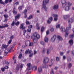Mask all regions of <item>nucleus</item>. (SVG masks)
Instances as JSON below:
<instances>
[{
	"instance_id": "nucleus-11",
	"label": "nucleus",
	"mask_w": 74,
	"mask_h": 74,
	"mask_svg": "<svg viewBox=\"0 0 74 74\" xmlns=\"http://www.w3.org/2000/svg\"><path fill=\"white\" fill-rule=\"evenodd\" d=\"M56 38V35H54L53 37L51 39V42H54Z\"/></svg>"
},
{
	"instance_id": "nucleus-37",
	"label": "nucleus",
	"mask_w": 74,
	"mask_h": 74,
	"mask_svg": "<svg viewBox=\"0 0 74 74\" xmlns=\"http://www.w3.org/2000/svg\"><path fill=\"white\" fill-rule=\"evenodd\" d=\"M50 53V51L48 50V49L47 50V55H49V54Z\"/></svg>"
},
{
	"instance_id": "nucleus-10",
	"label": "nucleus",
	"mask_w": 74,
	"mask_h": 74,
	"mask_svg": "<svg viewBox=\"0 0 74 74\" xmlns=\"http://www.w3.org/2000/svg\"><path fill=\"white\" fill-rule=\"evenodd\" d=\"M49 62V58L47 57L46 58H45V59H44V60H43V63H48V62Z\"/></svg>"
},
{
	"instance_id": "nucleus-34",
	"label": "nucleus",
	"mask_w": 74,
	"mask_h": 74,
	"mask_svg": "<svg viewBox=\"0 0 74 74\" xmlns=\"http://www.w3.org/2000/svg\"><path fill=\"white\" fill-rule=\"evenodd\" d=\"M33 18V16H32V15H30L28 18H27V19H32Z\"/></svg>"
},
{
	"instance_id": "nucleus-52",
	"label": "nucleus",
	"mask_w": 74,
	"mask_h": 74,
	"mask_svg": "<svg viewBox=\"0 0 74 74\" xmlns=\"http://www.w3.org/2000/svg\"><path fill=\"white\" fill-rule=\"evenodd\" d=\"M50 31L51 32H53L54 31V29L53 28H51L50 29Z\"/></svg>"
},
{
	"instance_id": "nucleus-62",
	"label": "nucleus",
	"mask_w": 74,
	"mask_h": 74,
	"mask_svg": "<svg viewBox=\"0 0 74 74\" xmlns=\"http://www.w3.org/2000/svg\"><path fill=\"white\" fill-rule=\"evenodd\" d=\"M5 69H8V66H5V67H4Z\"/></svg>"
},
{
	"instance_id": "nucleus-30",
	"label": "nucleus",
	"mask_w": 74,
	"mask_h": 74,
	"mask_svg": "<svg viewBox=\"0 0 74 74\" xmlns=\"http://www.w3.org/2000/svg\"><path fill=\"white\" fill-rule=\"evenodd\" d=\"M67 4L68 5V6H69V7H70V6H71L72 5V3H70L69 2H67Z\"/></svg>"
},
{
	"instance_id": "nucleus-23",
	"label": "nucleus",
	"mask_w": 74,
	"mask_h": 74,
	"mask_svg": "<svg viewBox=\"0 0 74 74\" xmlns=\"http://www.w3.org/2000/svg\"><path fill=\"white\" fill-rule=\"evenodd\" d=\"M38 70L39 73H41L42 72V68L41 67H39L38 68Z\"/></svg>"
},
{
	"instance_id": "nucleus-50",
	"label": "nucleus",
	"mask_w": 74,
	"mask_h": 74,
	"mask_svg": "<svg viewBox=\"0 0 74 74\" xmlns=\"http://www.w3.org/2000/svg\"><path fill=\"white\" fill-rule=\"evenodd\" d=\"M53 49V48H52V47H49V49H48L50 51H51V50Z\"/></svg>"
},
{
	"instance_id": "nucleus-39",
	"label": "nucleus",
	"mask_w": 74,
	"mask_h": 74,
	"mask_svg": "<svg viewBox=\"0 0 74 74\" xmlns=\"http://www.w3.org/2000/svg\"><path fill=\"white\" fill-rule=\"evenodd\" d=\"M27 32H28V33H30V32H31V29H27Z\"/></svg>"
},
{
	"instance_id": "nucleus-36",
	"label": "nucleus",
	"mask_w": 74,
	"mask_h": 74,
	"mask_svg": "<svg viewBox=\"0 0 74 74\" xmlns=\"http://www.w3.org/2000/svg\"><path fill=\"white\" fill-rule=\"evenodd\" d=\"M15 25L16 26H18L19 25V21H17V22L15 23Z\"/></svg>"
},
{
	"instance_id": "nucleus-53",
	"label": "nucleus",
	"mask_w": 74,
	"mask_h": 74,
	"mask_svg": "<svg viewBox=\"0 0 74 74\" xmlns=\"http://www.w3.org/2000/svg\"><path fill=\"white\" fill-rule=\"evenodd\" d=\"M11 42H12V40H9V41L8 42V44H10Z\"/></svg>"
},
{
	"instance_id": "nucleus-46",
	"label": "nucleus",
	"mask_w": 74,
	"mask_h": 74,
	"mask_svg": "<svg viewBox=\"0 0 74 74\" xmlns=\"http://www.w3.org/2000/svg\"><path fill=\"white\" fill-rule=\"evenodd\" d=\"M33 43L31 42L29 43V46L30 47L31 46H33Z\"/></svg>"
},
{
	"instance_id": "nucleus-40",
	"label": "nucleus",
	"mask_w": 74,
	"mask_h": 74,
	"mask_svg": "<svg viewBox=\"0 0 74 74\" xmlns=\"http://www.w3.org/2000/svg\"><path fill=\"white\" fill-rule=\"evenodd\" d=\"M25 23L26 25H30V23L28 21H26Z\"/></svg>"
},
{
	"instance_id": "nucleus-63",
	"label": "nucleus",
	"mask_w": 74,
	"mask_h": 74,
	"mask_svg": "<svg viewBox=\"0 0 74 74\" xmlns=\"http://www.w3.org/2000/svg\"><path fill=\"white\" fill-rule=\"evenodd\" d=\"M49 19L50 20V21H52L53 19V18H52V17H50L49 18Z\"/></svg>"
},
{
	"instance_id": "nucleus-44",
	"label": "nucleus",
	"mask_w": 74,
	"mask_h": 74,
	"mask_svg": "<svg viewBox=\"0 0 74 74\" xmlns=\"http://www.w3.org/2000/svg\"><path fill=\"white\" fill-rule=\"evenodd\" d=\"M18 4H19V2H18V1H17L14 4V5H17Z\"/></svg>"
},
{
	"instance_id": "nucleus-21",
	"label": "nucleus",
	"mask_w": 74,
	"mask_h": 74,
	"mask_svg": "<svg viewBox=\"0 0 74 74\" xmlns=\"http://www.w3.org/2000/svg\"><path fill=\"white\" fill-rule=\"evenodd\" d=\"M57 38L59 40H60V41H62L63 40V38H62L59 36H58Z\"/></svg>"
},
{
	"instance_id": "nucleus-31",
	"label": "nucleus",
	"mask_w": 74,
	"mask_h": 74,
	"mask_svg": "<svg viewBox=\"0 0 74 74\" xmlns=\"http://www.w3.org/2000/svg\"><path fill=\"white\" fill-rule=\"evenodd\" d=\"M40 44L42 45H43V46H45V43H44V42H43V41H40Z\"/></svg>"
},
{
	"instance_id": "nucleus-42",
	"label": "nucleus",
	"mask_w": 74,
	"mask_h": 74,
	"mask_svg": "<svg viewBox=\"0 0 74 74\" xmlns=\"http://www.w3.org/2000/svg\"><path fill=\"white\" fill-rule=\"evenodd\" d=\"M44 27H42L41 28V32H43L44 31Z\"/></svg>"
},
{
	"instance_id": "nucleus-35",
	"label": "nucleus",
	"mask_w": 74,
	"mask_h": 74,
	"mask_svg": "<svg viewBox=\"0 0 74 74\" xmlns=\"http://www.w3.org/2000/svg\"><path fill=\"white\" fill-rule=\"evenodd\" d=\"M15 25V21H13L12 23L11 24V25L12 26H14Z\"/></svg>"
},
{
	"instance_id": "nucleus-45",
	"label": "nucleus",
	"mask_w": 74,
	"mask_h": 74,
	"mask_svg": "<svg viewBox=\"0 0 74 74\" xmlns=\"http://www.w3.org/2000/svg\"><path fill=\"white\" fill-rule=\"evenodd\" d=\"M69 30L71 28V25L70 24V23H69Z\"/></svg>"
},
{
	"instance_id": "nucleus-15",
	"label": "nucleus",
	"mask_w": 74,
	"mask_h": 74,
	"mask_svg": "<svg viewBox=\"0 0 74 74\" xmlns=\"http://www.w3.org/2000/svg\"><path fill=\"white\" fill-rule=\"evenodd\" d=\"M58 9V5H54L53 7V10H57Z\"/></svg>"
},
{
	"instance_id": "nucleus-17",
	"label": "nucleus",
	"mask_w": 74,
	"mask_h": 74,
	"mask_svg": "<svg viewBox=\"0 0 74 74\" xmlns=\"http://www.w3.org/2000/svg\"><path fill=\"white\" fill-rule=\"evenodd\" d=\"M69 43L70 45H71V46L73 45V40L72 39H71L69 40Z\"/></svg>"
},
{
	"instance_id": "nucleus-5",
	"label": "nucleus",
	"mask_w": 74,
	"mask_h": 74,
	"mask_svg": "<svg viewBox=\"0 0 74 74\" xmlns=\"http://www.w3.org/2000/svg\"><path fill=\"white\" fill-rule=\"evenodd\" d=\"M4 2L2 0H0V3L3 5H4L5 4H7L9 2V0H5Z\"/></svg>"
},
{
	"instance_id": "nucleus-43",
	"label": "nucleus",
	"mask_w": 74,
	"mask_h": 74,
	"mask_svg": "<svg viewBox=\"0 0 74 74\" xmlns=\"http://www.w3.org/2000/svg\"><path fill=\"white\" fill-rule=\"evenodd\" d=\"M8 27V25L7 24H4V27Z\"/></svg>"
},
{
	"instance_id": "nucleus-41",
	"label": "nucleus",
	"mask_w": 74,
	"mask_h": 74,
	"mask_svg": "<svg viewBox=\"0 0 74 74\" xmlns=\"http://www.w3.org/2000/svg\"><path fill=\"white\" fill-rule=\"evenodd\" d=\"M33 53H30L29 56V58H30V57H32V56H33Z\"/></svg>"
},
{
	"instance_id": "nucleus-49",
	"label": "nucleus",
	"mask_w": 74,
	"mask_h": 74,
	"mask_svg": "<svg viewBox=\"0 0 74 74\" xmlns=\"http://www.w3.org/2000/svg\"><path fill=\"white\" fill-rule=\"evenodd\" d=\"M60 24H58L56 26V28H57V29H58V28H59V27H60Z\"/></svg>"
},
{
	"instance_id": "nucleus-16",
	"label": "nucleus",
	"mask_w": 74,
	"mask_h": 74,
	"mask_svg": "<svg viewBox=\"0 0 74 74\" xmlns=\"http://www.w3.org/2000/svg\"><path fill=\"white\" fill-rule=\"evenodd\" d=\"M69 10H70V6H68V5L66 6L65 8V11H69Z\"/></svg>"
},
{
	"instance_id": "nucleus-48",
	"label": "nucleus",
	"mask_w": 74,
	"mask_h": 74,
	"mask_svg": "<svg viewBox=\"0 0 74 74\" xmlns=\"http://www.w3.org/2000/svg\"><path fill=\"white\" fill-rule=\"evenodd\" d=\"M27 12V10L25 9L24 10L23 13H24V14H26Z\"/></svg>"
},
{
	"instance_id": "nucleus-32",
	"label": "nucleus",
	"mask_w": 74,
	"mask_h": 74,
	"mask_svg": "<svg viewBox=\"0 0 74 74\" xmlns=\"http://www.w3.org/2000/svg\"><path fill=\"white\" fill-rule=\"evenodd\" d=\"M72 66V64L71 63H69V64H68V67L69 69H70V68H71Z\"/></svg>"
},
{
	"instance_id": "nucleus-18",
	"label": "nucleus",
	"mask_w": 74,
	"mask_h": 74,
	"mask_svg": "<svg viewBox=\"0 0 74 74\" xmlns=\"http://www.w3.org/2000/svg\"><path fill=\"white\" fill-rule=\"evenodd\" d=\"M15 7H14L13 11V12L14 15H16L17 14V12L16 11H15Z\"/></svg>"
},
{
	"instance_id": "nucleus-27",
	"label": "nucleus",
	"mask_w": 74,
	"mask_h": 74,
	"mask_svg": "<svg viewBox=\"0 0 74 74\" xmlns=\"http://www.w3.org/2000/svg\"><path fill=\"white\" fill-rule=\"evenodd\" d=\"M21 16V14H17L16 16H15V19H18L19 17V16Z\"/></svg>"
},
{
	"instance_id": "nucleus-47",
	"label": "nucleus",
	"mask_w": 74,
	"mask_h": 74,
	"mask_svg": "<svg viewBox=\"0 0 74 74\" xmlns=\"http://www.w3.org/2000/svg\"><path fill=\"white\" fill-rule=\"evenodd\" d=\"M49 34V30H48L46 32V34L47 35H48V34Z\"/></svg>"
},
{
	"instance_id": "nucleus-59",
	"label": "nucleus",
	"mask_w": 74,
	"mask_h": 74,
	"mask_svg": "<svg viewBox=\"0 0 74 74\" xmlns=\"http://www.w3.org/2000/svg\"><path fill=\"white\" fill-rule=\"evenodd\" d=\"M1 70L2 72H4V68H1Z\"/></svg>"
},
{
	"instance_id": "nucleus-57",
	"label": "nucleus",
	"mask_w": 74,
	"mask_h": 74,
	"mask_svg": "<svg viewBox=\"0 0 74 74\" xmlns=\"http://www.w3.org/2000/svg\"><path fill=\"white\" fill-rule=\"evenodd\" d=\"M63 54H64L63 52H60V56H62V55H63Z\"/></svg>"
},
{
	"instance_id": "nucleus-4",
	"label": "nucleus",
	"mask_w": 74,
	"mask_h": 74,
	"mask_svg": "<svg viewBox=\"0 0 74 74\" xmlns=\"http://www.w3.org/2000/svg\"><path fill=\"white\" fill-rule=\"evenodd\" d=\"M20 67L19 65H17L16 67V70L18 71V70H19V68L21 69H22L23 68V64H20Z\"/></svg>"
},
{
	"instance_id": "nucleus-55",
	"label": "nucleus",
	"mask_w": 74,
	"mask_h": 74,
	"mask_svg": "<svg viewBox=\"0 0 74 74\" xmlns=\"http://www.w3.org/2000/svg\"><path fill=\"white\" fill-rule=\"evenodd\" d=\"M32 27H33V26L32 25H29V26H28V28H30V29H31V28H32Z\"/></svg>"
},
{
	"instance_id": "nucleus-19",
	"label": "nucleus",
	"mask_w": 74,
	"mask_h": 74,
	"mask_svg": "<svg viewBox=\"0 0 74 74\" xmlns=\"http://www.w3.org/2000/svg\"><path fill=\"white\" fill-rule=\"evenodd\" d=\"M69 17V15H65L64 16H63V18H64V19L65 20H66V19H67V18H68Z\"/></svg>"
},
{
	"instance_id": "nucleus-29",
	"label": "nucleus",
	"mask_w": 74,
	"mask_h": 74,
	"mask_svg": "<svg viewBox=\"0 0 74 74\" xmlns=\"http://www.w3.org/2000/svg\"><path fill=\"white\" fill-rule=\"evenodd\" d=\"M70 38H74V34H72L69 36Z\"/></svg>"
},
{
	"instance_id": "nucleus-9",
	"label": "nucleus",
	"mask_w": 74,
	"mask_h": 74,
	"mask_svg": "<svg viewBox=\"0 0 74 74\" xmlns=\"http://www.w3.org/2000/svg\"><path fill=\"white\" fill-rule=\"evenodd\" d=\"M52 16L54 18V21H57L58 20V15L56 14H53Z\"/></svg>"
},
{
	"instance_id": "nucleus-3",
	"label": "nucleus",
	"mask_w": 74,
	"mask_h": 74,
	"mask_svg": "<svg viewBox=\"0 0 74 74\" xmlns=\"http://www.w3.org/2000/svg\"><path fill=\"white\" fill-rule=\"evenodd\" d=\"M49 2V0H45L43 1L42 8H43L45 11H47V7H46V4L47 3H48Z\"/></svg>"
},
{
	"instance_id": "nucleus-25",
	"label": "nucleus",
	"mask_w": 74,
	"mask_h": 74,
	"mask_svg": "<svg viewBox=\"0 0 74 74\" xmlns=\"http://www.w3.org/2000/svg\"><path fill=\"white\" fill-rule=\"evenodd\" d=\"M44 41L45 42H48V38L47 37L45 38Z\"/></svg>"
},
{
	"instance_id": "nucleus-1",
	"label": "nucleus",
	"mask_w": 74,
	"mask_h": 74,
	"mask_svg": "<svg viewBox=\"0 0 74 74\" xmlns=\"http://www.w3.org/2000/svg\"><path fill=\"white\" fill-rule=\"evenodd\" d=\"M34 37L35 38H36L37 39H34ZM31 38H33L34 43H37L38 41L37 39H39L40 38V35L36 33H35L32 36Z\"/></svg>"
},
{
	"instance_id": "nucleus-12",
	"label": "nucleus",
	"mask_w": 74,
	"mask_h": 74,
	"mask_svg": "<svg viewBox=\"0 0 74 74\" xmlns=\"http://www.w3.org/2000/svg\"><path fill=\"white\" fill-rule=\"evenodd\" d=\"M3 16L5 18L4 22H7V19H8V16L7 14H4Z\"/></svg>"
},
{
	"instance_id": "nucleus-60",
	"label": "nucleus",
	"mask_w": 74,
	"mask_h": 74,
	"mask_svg": "<svg viewBox=\"0 0 74 74\" xmlns=\"http://www.w3.org/2000/svg\"><path fill=\"white\" fill-rule=\"evenodd\" d=\"M26 38H29L30 37V36L29 35H27L26 36Z\"/></svg>"
},
{
	"instance_id": "nucleus-61",
	"label": "nucleus",
	"mask_w": 74,
	"mask_h": 74,
	"mask_svg": "<svg viewBox=\"0 0 74 74\" xmlns=\"http://www.w3.org/2000/svg\"><path fill=\"white\" fill-rule=\"evenodd\" d=\"M36 53H37L36 51V50H34V55H36Z\"/></svg>"
},
{
	"instance_id": "nucleus-2",
	"label": "nucleus",
	"mask_w": 74,
	"mask_h": 74,
	"mask_svg": "<svg viewBox=\"0 0 74 74\" xmlns=\"http://www.w3.org/2000/svg\"><path fill=\"white\" fill-rule=\"evenodd\" d=\"M60 29L61 30L62 32H64L65 33V37H67L68 36V35H69V30H70V28L69 27H67L66 28V29L65 30V28H63V27H61Z\"/></svg>"
},
{
	"instance_id": "nucleus-8",
	"label": "nucleus",
	"mask_w": 74,
	"mask_h": 74,
	"mask_svg": "<svg viewBox=\"0 0 74 74\" xmlns=\"http://www.w3.org/2000/svg\"><path fill=\"white\" fill-rule=\"evenodd\" d=\"M61 2L62 4L63 7H64L66 6V5L67 4V3L65 0H61Z\"/></svg>"
},
{
	"instance_id": "nucleus-24",
	"label": "nucleus",
	"mask_w": 74,
	"mask_h": 74,
	"mask_svg": "<svg viewBox=\"0 0 74 74\" xmlns=\"http://www.w3.org/2000/svg\"><path fill=\"white\" fill-rule=\"evenodd\" d=\"M67 60L69 62H70V61L71 60V59L70 57H68L67 58Z\"/></svg>"
},
{
	"instance_id": "nucleus-64",
	"label": "nucleus",
	"mask_w": 74,
	"mask_h": 74,
	"mask_svg": "<svg viewBox=\"0 0 74 74\" xmlns=\"http://www.w3.org/2000/svg\"><path fill=\"white\" fill-rule=\"evenodd\" d=\"M7 53H8L5 52L4 54V56H6V55H7Z\"/></svg>"
},
{
	"instance_id": "nucleus-51",
	"label": "nucleus",
	"mask_w": 74,
	"mask_h": 74,
	"mask_svg": "<svg viewBox=\"0 0 74 74\" xmlns=\"http://www.w3.org/2000/svg\"><path fill=\"white\" fill-rule=\"evenodd\" d=\"M42 53H45V48H44L43 49Z\"/></svg>"
},
{
	"instance_id": "nucleus-54",
	"label": "nucleus",
	"mask_w": 74,
	"mask_h": 74,
	"mask_svg": "<svg viewBox=\"0 0 74 74\" xmlns=\"http://www.w3.org/2000/svg\"><path fill=\"white\" fill-rule=\"evenodd\" d=\"M29 51V49H27L26 51H25V53H27Z\"/></svg>"
},
{
	"instance_id": "nucleus-14",
	"label": "nucleus",
	"mask_w": 74,
	"mask_h": 74,
	"mask_svg": "<svg viewBox=\"0 0 74 74\" xmlns=\"http://www.w3.org/2000/svg\"><path fill=\"white\" fill-rule=\"evenodd\" d=\"M7 47H8V46L5 45H4V44H3L2 45L1 48H2L3 49H4V48H5V49L7 48Z\"/></svg>"
},
{
	"instance_id": "nucleus-38",
	"label": "nucleus",
	"mask_w": 74,
	"mask_h": 74,
	"mask_svg": "<svg viewBox=\"0 0 74 74\" xmlns=\"http://www.w3.org/2000/svg\"><path fill=\"white\" fill-rule=\"evenodd\" d=\"M51 74H54V71L53 69H51Z\"/></svg>"
},
{
	"instance_id": "nucleus-22",
	"label": "nucleus",
	"mask_w": 74,
	"mask_h": 74,
	"mask_svg": "<svg viewBox=\"0 0 74 74\" xmlns=\"http://www.w3.org/2000/svg\"><path fill=\"white\" fill-rule=\"evenodd\" d=\"M22 8H23V5L22 6H19L18 7V9L19 10H22Z\"/></svg>"
},
{
	"instance_id": "nucleus-58",
	"label": "nucleus",
	"mask_w": 74,
	"mask_h": 74,
	"mask_svg": "<svg viewBox=\"0 0 74 74\" xmlns=\"http://www.w3.org/2000/svg\"><path fill=\"white\" fill-rule=\"evenodd\" d=\"M34 69L35 71H36V70H37V67L36 66H34L33 68Z\"/></svg>"
},
{
	"instance_id": "nucleus-20",
	"label": "nucleus",
	"mask_w": 74,
	"mask_h": 74,
	"mask_svg": "<svg viewBox=\"0 0 74 74\" xmlns=\"http://www.w3.org/2000/svg\"><path fill=\"white\" fill-rule=\"evenodd\" d=\"M73 22V18H71L69 19L68 21V23H71Z\"/></svg>"
},
{
	"instance_id": "nucleus-13",
	"label": "nucleus",
	"mask_w": 74,
	"mask_h": 74,
	"mask_svg": "<svg viewBox=\"0 0 74 74\" xmlns=\"http://www.w3.org/2000/svg\"><path fill=\"white\" fill-rule=\"evenodd\" d=\"M23 26H24L23 23L21 24V25L20 26V29H21L22 30L25 29V28H26L25 27Z\"/></svg>"
},
{
	"instance_id": "nucleus-33",
	"label": "nucleus",
	"mask_w": 74,
	"mask_h": 74,
	"mask_svg": "<svg viewBox=\"0 0 74 74\" xmlns=\"http://www.w3.org/2000/svg\"><path fill=\"white\" fill-rule=\"evenodd\" d=\"M22 57V54H20L19 55V56L18 57L19 59H21Z\"/></svg>"
},
{
	"instance_id": "nucleus-28",
	"label": "nucleus",
	"mask_w": 74,
	"mask_h": 74,
	"mask_svg": "<svg viewBox=\"0 0 74 74\" xmlns=\"http://www.w3.org/2000/svg\"><path fill=\"white\" fill-rule=\"evenodd\" d=\"M14 37V36L11 35L10 37V40H12Z\"/></svg>"
},
{
	"instance_id": "nucleus-7",
	"label": "nucleus",
	"mask_w": 74,
	"mask_h": 74,
	"mask_svg": "<svg viewBox=\"0 0 74 74\" xmlns=\"http://www.w3.org/2000/svg\"><path fill=\"white\" fill-rule=\"evenodd\" d=\"M14 49V48L13 47H11L10 50V48H9L7 49H5V52L7 53H8L9 52H11V50Z\"/></svg>"
},
{
	"instance_id": "nucleus-26",
	"label": "nucleus",
	"mask_w": 74,
	"mask_h": 74,
	"mask_svg": "<svg viewBox=\"0 0 74 74\" xmlns=\"http://www.w3.org/2000/svg\"><path fill=\"white\" fill-rule=\"evenodd\" d=\"M42 67L43 68H48V65L46 64H42Z\"/></svg>"
},
{
	"instance_id": "nucleus-56",
	"label": "nucleus",
	"mask_w": 74,
	"mask_h": 74,
	"mask_svg": "<svg viewBox=\"0 0 74 74\" xmlns=\"http://www.w3.org/2000/svg\"><path fill=\"white\" fill-rule=\"evenodd\" d=\"M47 22L48 23H49V24H50V23H51V21H50L49 20H48Z\"/></svg>"
},
{
	"instance_id": "nucleus-6",
	"label": "nucleus",
	"mask_w": 74,
	"mask_h": 74,
	"mask_svg": "<svg viewBox=\"0 0 74 74\" xmlns=\"http://www.w3.org/2000/svg\"><path fill=\"white\" fill-rule=\"evenodd\" d=\"M27 65L28 67L27 68L28 70V71H29V70H30V69H32V67H33L32 65H31V64L30 63L27 64Z\"/></svg>"
}]
</instances>
